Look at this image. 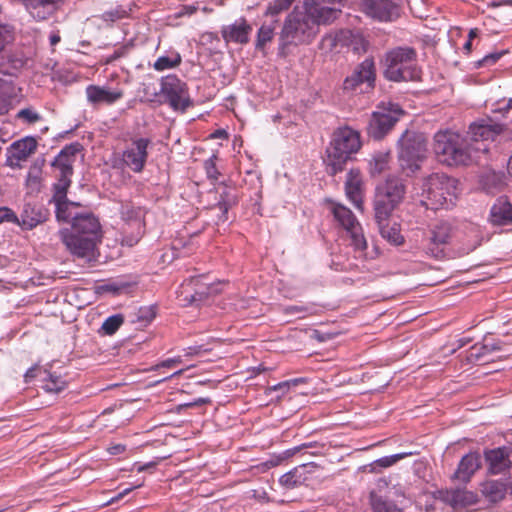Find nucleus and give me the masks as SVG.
Wrapping results in <instances>:
<instances>
[{
  "label": "nucleus",
  "instance_id": "58836bf2",
  "mask_svg": "<svg viewBox=\"0 0 512 512\" xmlns=\"http://www.w3.org/2000/svg\"><path fill=\"white\" fill-rule=\"evenodd\" d=\"M237 203V197L236 195L233 193V190L232 189H225L221 194H220V200L217 204L218 208L222 211V216L221 218L223 220H226L227 217H226V214L228 212V210L234 206L235 204Z\"/></svg>",
  "mask_w": 512,
  "mask_h": 512
},
{
  "label": "nucleus",
  "instance_id": "b1692460",
  "mask_svg": "<svg viewBox=\"0 0 512 512\" xmlns=\"http://www.w3.org/2000/svg\"><path fill=\"white\" fill-rule=\"evenodd\" d=\"M363 180L358 169H351L347 174L345 181V192L347 198L358 209H362L363 205Z\"/></svg>",
  "mask_w": 512,
  "mask_h": 512
},
{
  "label": "nucleus",
  "instance_id": "a18cd8bd",
  "mask_svg": "<svg viewBox=\"0 0 512 512\" xmlns=\"http://www.w3.org/2000/svg\"><path fill=\"white\" fill-rule=\"evenodd\" d=\"M206 403L205 399H199L195 402H189L184 404L177 405L176 412L177 413H187V414H204L206 411H201L200 408L203 404Z\"/></svg>",
  "mask_w": 512,
  "mask_h": 512
},
{
  "label": "nucleus",
  "instance_id": "f8f14e48",
  "mask_svg": "<svg viewBox=\"0 0 512 512\" xmlns=\"http://www.w3.org/2000/svg\"><path fill=\"white\" fill-rule=\"evenodd\" d=\"M335 220L346 230L355 251L364 253L367 241L363 229L353 212L342 204H335L332 208Z\"/></svg>",
  "mask_w": 512,
  "mask_h": 512
},
{
  "label": "nucleus",
  "instance_id": "7c9ffc66",
  "mask_svg": "<svg viewBox=\"0 0 512 512\" xmlns=\"http://www.w3.org/2000/svg\"><path fill=\"white\" fill-rule=\"evenodd\" d=\"M505 483L498 480H489L482 484L481 492L490 502L501 501L506 495Z\"/></svg>",
  "mask_w": 512,
  "mask_h": 512
},
{
  "label": "nucleus",
  "instance_id": "39448f33",
  "mask_svg": "<svg viewBox=\"0 0 512 512\" xmlns=\"http://www.w3.org/2000/svg\"><path fill=\"white\" fill-rule=\"evenodd\" d=\"M384 76L395 82L414 81L419 78L417 53L411 47H396L385 54Z\"/></svg>",
  "mask_w": 512,
  "mask_h": 512
},
{
  "label": "nucleus",
  "instance_id": "8fccbe9b",
  "mask_svg": "<svg viewBox=\"0 0 512 512\" xmlns=\"http://www.w3.org/2000/svg\"><path fill=\"white\" fill-rule=\"evenodd\" d=\"M11 223L17 225L19 223L18 215L9 207H0V224Z\"/></svg>",
  "mask_w": 512,
  "mask_h": 512
},
{
  "label": "nucleus",
  "instance_id": "cd10ccee",
  "mask_svg": "<svg viewBox=\"0 0 512 512\" xmlns=\"http://www.w3.org/2000/svg\"><path fill=\"white\" fill-rule=\"evenodd\" d=\"M480 465V455L478 453H469L461 459L455 476L457 479L467 482L470 480L471 476L479 469Z\"/></svg>",
  "mask_w": 512,
  "mask_h": 512
},
{
  "label": "nucleus",
  "instance_id": "49530a36",
  "mask_svg": "<svg viewBox=\"0 0 512 512\" xmlns=\"http://www.w3.org/2000/svg\"><path fill=\"white\" fill-rule=\"evenodd\" d=\"M492 349L489 348L488 344L484 345H474L471 347L467 359L471 362L482 360L489 351Z\"/></svg>",
  "mask_w": 512,
  "mask_h": 512
},
{
  "label": "nucleus",
  "instance_id": "bf43d9fd",
  "mask_svg": "<svg viewBox=\"0 0 512 512\" xmlns=\"http://www.w3.org/2000/svg\"><path fill=\"white\" fill-rule=\"evenodd\" d=\"M126 447L123 444H116L108 448V452L111 455H118L125 451Z\"/></svg>",
  "mask_w": 512,
  "mask_h": 512
},
{
  "label": "nucleus",
  "instance_id": "dca6fc26",
  "mask_svg": "<svg viewBox=\"0 0 512 512\" xmlns=\"http://www.w3.org/2000/svg\"><path fill=\"white\" fill-rule=\"evenodd\" d=\"M453 234L452 225L441 221L431 229V236L425 247V253L434 258L444 257L445 246L449 244Z\"/></svg>",
  "mask_w": 512,
  "mask_h": 512
},
{
  "label": "nucleus",
  "instance_id": "9b49d317",
  "mask_svg": "<svg viewBox=\"0 0 512 512\" xmlns=\"http://www.w3.org/2000/svg\"><path fill=\"white\" fill-rule=\"evenodd\" d=\"M78 144L70 145L63 148L52 162V166L56 167L59 172L58 182L55 184V193L53 200H66L67 189L70 186V177L73 173L74 156L79 151Z\"/></svg>",
  "mask_w": 512,
  "mask_h": 512
},
{
  "label": "nucleus",
  "instance_id": "13d9d810",
  "mask_svg": "<svg viewBox=\"0 0 512 512\" xmlns=\"http://www.w3.org/2000/svg\"><path fill=\"white\" fill-rule=\"evenodd\" d=\"M334 337V334H331V333H324V332H321L320 330H314L312 332V338L316 339L317 341L319 342H325L327 340H330Z\"/></svg>",
  "mask_w": 512,
  "mask_h": 512
},
{
  "label": "nucleus",
  "instance_id": "680f3d73",
  "mask_svg": "<svg viewBox=\"0 0 512 512\" xmlns=\"http://www.w3.org/2000/svg\"><path fill=\"white\" fill-rule=\"evenodd\" d=\"M142 484H139V485H136V486H133V487H130V488H127L125 490H123L121 493H119L115 498L112 499V502L116 501V500H119L121 498H123L125 495H127L128 493H130L132 490H134L135 488H138V487H141Z\"/></svg>",
  "mask_w": 512,
  "mask_h": 512
},
{
  "label": "nucleus",
  "instance_id": "09e8293b",
  "mask_svg": "<svg viewBox=\"0 0 512 512\" xmlns=\"http://www.w3.org/2000/svg\"><path fill=\"white\" fill-rule=\"evenodd\" d=\"M388 165V154H378L374 156L373 162L371 163V171L373 174L382 173Z\"/></svg>",
  "mask_w": 512,
  "mask_h": 512
},
{
  "label": "nucleus",
  "instance_id": "7ed1b4c3",
  "mask_svg": "<svg viewBox=\"0 0 512 512\" xmlns=\"http://www.w3.org/2000/svg\"><path fill=\"white\" fill-rule=\"evenodd\" d=\"M361 146V136L357 130L349 126L337 128L333 132L329 146L326 149L327 173L335 175L343 171L347 161L360 150Z\"/></svg>",
  "mask_w": 512,
  "mask_h": 512
},
{
  "label": "nucleus",
  "instance_id": "603ef678",
  "mask_svg": "<svg viewBox=\"0 0 512 512\" xmlns=\"http://www.w3.org/2000/svg\"><path fill=\"white\" fill-rule=\"evenodd\" d=\"M505 53H506V51L494 52V53L487 54L481 60L477 61L476 65H477V67L484 66V65H492V64L496 63L501 58V56L504 55Z\"/></svg>",
  "mask_w": 512,
  "mask_h": 512
},
{
  "label": "nucleus",
  "instance_id": "20e7f679",
  "mask_svg": "<svg viewBox=\"0 0 512 512\" xmlns=\"http://www.w3.org/2000/svg\"><path fill=\"white\" fill-rule=\"evenodd\" d=\"M458 181L444 173H433L423 180L422 202L427 208L449 209L458 197Z\"/></svg>",
  "mask_w": 512,
  "mask_h": 512
},
{
  "label": "nucleus",
  "instance_id": "de8ad7c7",
  "mask_svg": "<svg viewBox=\"0 0 512 512\" xmlns=\"http://www.w3.org/2000/svg\"><path fill=\"white\" fill-rule=\"evenodd\" d=\"M439 498V494L436 495H430V494H423L417 501V505L424 509L426 512H433L435 510V501Z\"/></svg>",
  "mask_w": 512,
  "mask_h": 512
},
{
  "label": "nucleus",
  "instance_id": "412c9836",
  "mask_svg": "<svg viewBox=\"0 0 512 512\" xmlns=\"http://www.w3.org/2000/svg\"><path fill=\"white\" fill-rule=\"evenodd\" d=\"M37 140L32 136L24 137L15 141L9 147L8 161L10 165H19L20 162L26 161L37 149Z\"/></svg>",
  "mask_w": 512,
  "mask_h": 512
},
{
  "label": "nucleus",
  "instance_id": "052dcab7",
  "mask_svg": "<svg viewBox=\"0 0 512 512\" xmlns=\"http://www.w3.org/2000/svg\"><path fill=\"white\" fill-rule=\"evenodd\" d=\"M39 370V366L35 365L31 368H29L27 370V372L25 373L24 377H25V381L26 382H29L31 381L33 378L36 377V372Z\"/></svg>",
  "mask_w": 512,
  "mask_h": 512
},
{
  "label": "nucleus",
  "instance_id": "423d86ee",
  "mask_svg": "<svg viewBox=\"0 0 512 512\" xmlns=\"http://www.w3.org/2000/svg\"><path fill=\"white\" fill-rule=\"evenodd\" d=\"M406 186L401 178L388 176L376 187L374 212L376 222L388 220L394 209L404 200Z\"/></svg>",
  "mask_w": 512,
  "mask_h": 512
},
{
  "label": "nucleus",
  "instance_id": "f3484780",
  "mask_svg": "<svg viewBox=\"0 0 512 512\" xmlns=\"http://www.w3.org/2000/svg\"><path fill=\"white\" fill-rule=\"evenodd\" d=\"M149 143L150 141L145 138L134 139L123 152L124 163L136 173L144 169L148 157L147 148Z\"/></svg>",
  "mask_w": 512,
  "mask_h": 512
},
{
  "label": "nucleus",
  "instance_id": "e2e57ef3",
  "mask_svg": "<svg viewBox=\"0 0 512 512\" xmlns=\"http://www.w3.org/2000/svg\"><path fill=\"white\" fill-rule=\"evenodd\" d=\"M202 351H204L202 349V346H197V347H189L187 352H186V355H198L200 354Z\"/></svg>",
  "mask_w": 512,
  "mask_h": 512
},
{
  "label": "nucleus",
  "instance_id": "72a5a7b5",
  "mask_svg": "<svg viewBox=\"0 0 512 512\" xmlns=\"http://www.w3.org/2000/svg\"><path fill=\"white\" fill-rule=\"evenodd\" d=\"M341 32H347L349 35L345 41H342V48H351L355 53L366 52L368 42L365 40L363 35L359 31H353L350 29H341Z\"/></svg>",
  "mask_w": 512,
  "mask_h": 512
},
{
  "label": "nucleus",
  "instance_id": "1a4fd4ad",
  "mask_svg": "<svg viewBox=\"0 0 512 512\" xmlns=\"http://www.w3.org/2000/svg\"><path fill=\"white\" fill-rule=\"evenodd\" d=\"M404 110L397 103L382 102L372 113L367 133L375 140H381L404 115Z\"/></svg>",
  "mask_w": 512,
  "mask_h": 512
},
{
  "label": "nucleus",
  "instance_id": "a19ab883",
  "mask_svg": "<svg viewBox=\"0 0 512 512\" xmlns=\"http://www.w3.org/2000/svg\"><path fill=\"white\" fill-rule=\"evenodd\" d=\"M10 94H11L10 85L7 82H5L3 79L0 78V115H4L10 110V107H11Z\"/></svg>",
  "mask_w": 512,
  "mask_h": 512
},
{
  "label": "nucleus",
  "instance_id": "0eeeda50",
  "mask_svg": "<svg viewBox=\"0 0 512 512\" xmlns=\"http://www.w3.org/2000/svg\"><path fill=\"white\" fill-rule=\"evenodd\" d=\"M398 149L401 168L414 173L426 158L427 140L421 133L406 130L398 141Z\"/></svg>",
  "mask_w": 512,
  "mask_h": 512
},
{
  "label": "nucleus",
  "instance_id": "3c124183",
  "mask_svg": "<svg viewBox=\"0 0 512 512\" xmlns=\"http://www.w3.org/2000/svg\"><path fill=\"white\" fill-rule=\"evenodd\" d=\"M127 15L128 12L125 9L117 7L115 9L106 11L102 17L105 21L115 22L117 20L127 17Z\"/></svg>",
  "mask_w": 512,
  "mask_h": 512
},
{
  "label": "nucleus",
  "instance_id": "6e6d98bb",
  "mask_svg": "<svg viewBox=\"0 0 512 512\" xmlns=\"http://www.w3.org/2000/svg\"><path fill=\"white\" fill-rule=\"evenodd\" d=\"M181 363H182V358L180 356H177L174 358L166 359V360L162 361L161 363L156 364L155 366L151 367L150 370H157L161 367L171 368V367H174L175 365H178Z\"/></svg>",
  "mask_w": 512,
  "mask_h": 512
},
{
  "label": "nucleus",
  "instance_id": "f257e3e1",
  "mask_svg": "<svg viewBox=\"0 0 512 512\" xmlns=\"http://www.w3.org/2000/svg\"><path fill=\"white\" fill-rule=\"evenodd\" d=\"M502 131V125L485 121L471 123L465 136L453 130H441L434 135V151L447 166H468L489 151L490 143Z\"/></svg>",
  "mask_w": 512,
  "mask_h": 512
},
{
  "label": "nucleus",
  "instance_id": "5701e85b",
  "mask_svg": "<svg viewBox=\"0 0 512 512\" xmlns=\"http://www.w3.org/2000/svg\"><path fill=\"white\" fill-rule=\"evenodd\" d=\"M438 494L440 500L454 509L464 508L477 502V496L473 492L463 489L438 491Z\"/></svg>",
  "mask_w": 512,
  "mask_h": 512
},
{
  "label": "nucleus",
  "instance_id": "9d476101",
  "mask_svg": "<svg viewBox=\"0 0 512 512\" xmlns=\"http://www.w3.org/2000/svg\"><path fill=\"white\" fill-rule=\"evenodd\" d=\"M59 235L62 243L72 256L87 263L95 261L99 256L98 245L101 243L102 237L75 235L68 229L60 230Z\"/></svg>",
  "mask_w": 512,
  "mask_h": 512
},
{
  "label": "nucleus",
  "instance_id": "c9c22d12",
  "mask_svg": "<svg viewBox=\"0 0 512 512\" xmlns=\"http://www.w3.org/2000/svg\"><path fill=\"white\" fill-rule=\"evenodd\" d=\"M277 19L273 20L271 23H263L257 32V39L255 43V47L258 50H263L267 43H270L275 36V28Z\"/></svg>",
  "mask_w": 512,
  "mask_h": 512
},
{
  "label": "nucleus",
  "instance_id": "864d4df0",
  "mask_svg": "<svg viewBox=\"0 0 512 512\" xmlns=\"http://www.w3.org/2000/svg\"><path fill=\"white\" fill-rule=\"evenodd\" d=\"M215 159L216 157H212L206 160L204 163L206 174L212 180H217L219 176V172L216 168Z\"/></svg>",
  "mask_w": 512,
  "mask_h": 512
},
{
  "label": "nucleus",
  "instance_id": "69168bd1",
  "mask_svg": "<svg viewBox=\"0 0 512 512\" xmlns=\"http://www.w3.org/2000/svg\"><path fill=\"white\" fill-rule=\"evenodd\" d=\"M406 455H407V453L393 455L391 457V460L388 461V464L391 465V464L397 462L398 460L404 458Z\"/></svg>",
  "mask_w": 512,
  "mask_h": 512
},
{
  "label": "nucleus",
  "instance_id": "2eb2a0df",
  "mask_svg": "<svg viewBox=\"0 0 512 512\" xmlns=\"http://www.w3.org/2000/svg\"><path fill=\"white\" fill-rule=\"evenodd\" d=\"M161 92L174 110L185 111L192 102L186 85L176 76H167L161 82Z\"/></svg>",
  "mask_w": 512,
  "mask_h": 512
},
{
  "label": "nucleus",
  "instance_id": "4d7b16f0",
  "mask_svg": "<svg viewBox=\"0 0 512 512\" xmlns=\"http://www.w3.org/2000/svg\"><path fill=\"white\" fill-rule=\"evenodd\" d=\"M280 483L288 488H293L297 484L295 475L293 473H286L280 478Z\"/></svg>",
  "mask_w": 512,
  "mask_h": 512
},
{
  "label": "nucleus",
  "instance_id": "2f4dec72",
  "mask_svg": "<svg viewBox=\"0 0 512 512\" xmlns=\"http://www.w3.org/2000/svg\"><path fill=\"white\" fill-rule=\"evenodd\" d=\"M306 383L305 378H295L287 381L280 382L276 385L269 386L265 389V394L267 396H273L275 393V399L280 400L282 397L292 392L294 388H296L299 384Z\"/></svg>",
  "mask_w": 512,
  "mask_h": 512
},
{
  "label": "nucleus",
  "instance_id": "6e6552de",
  "mask_svg": "<svg viewBox=\"0 0 512 512\" xmlns=\"http://www.w3.org/2000/svg\"><path fill=\"white\" fill-rule=\"evenodd\" d=\"M146 214L145 207L136 206L133 203H125L121 206L122 244L132 247L141 240L146 231Z\"/></svg>",
  "mask_w": 512,
  "mask_h": 512
},
{
  "label": "nucleus",
  "instance_id": "4be33fe9",
  "mask_svg": "<svg viewBox=\"0 0 512 512\" xmlns=\"http://www.w3.org/2000/svg\"><path fill=\"white\" fill-rule=\"evenodd\" d=\"M252 31L251 25L244 18H240L230 25L221 29V35L226 42L246 44Z\"/></svg>",
  "mask_w": 512,
  "mask_h": 512
},
{
  "label": "nucleus",
  "instance_id": "6ab92c4d",
  "mask_svg": "<svg viewBox=\"0 0 512 512\" xmlns=\"http://www.w3.org/2000/svg\"><path fill=\"white\" fill-rule=\"evenodd\" d=\"M48 211L42 206L32 203H26L23 206L19 217V226L22 230H32L48 219Z\"/></svg>",
  "mask_w": 512,
  "mask_h": 512
},
{
  "label": "nucleus",
  "instance_id": "ea45409f",
  "mask_svg": "<svg viewBox=\"0 0 512 512\" xmlns=\"http://www.w3.org/2000/svg\"><path fill=\"white\" fill-rule=\"evenodd\" d=\"M295 0H273L265 10V16L276 17L288 10Z\"/></svg>",
  "mask_w": 512,
  "mask_h": 512
},
{
  "label": "nucleus",
  "instance_id": "79ce46f5",
  "mask_svg": "<svg viewBox=\"0 0 512 512\" xmlns=\"http://www.w3.org/2000/svg\"><path fill=\"white\" fill-rule=\"evenodd\" d=\"M180 62L181 57L179 54H175L174 57L161 56L155 61L153 67L157 71H163L178 66Z\"/></svg>",
  "mask_w": 512,
  "mask_h": 512
},
{
  "label": "nucleus",
  "instance_id": "c85d7f7f",
  "mask_svg": "<svg viewBox=\"0 0 512 512\" xmlns=\"http://www.w3.org/2000/svg\"><path fill=\"white\" fill-rule=\"evenodd\" d=\"M485 459L489 464L488 470L492 474L504 472L511 463L504 448L487 451L485 453Z\"/></svg>",
  "mask_w": 512,
  "mask_h": 512
},
{
  "label": "nucleus",
  "instance_id": "a211bd4d",
  "mask_svg": "<svg viewBox=\"0 0 512 512\" xmlns=\"http://www.w3.org/2000/svg\"><path fill=\"white\" fill-rule=\"evenodd\" d=\"M361 5L366 15L379 21H390L398 15L395 0H362Z\"/></svg>",
  "mask_w": 512,
  "mask_h": 512
},
{
  "label": "nucleus",
  "instance_id": "774afa93",
  "mask_svg": "<svg viewBox=\"0 0 512 512\" xmlns=\"http://www.w3.org/2000/svg\"><path fill=\"white\" fill-rule=\"evenodd\" d=\"M315 446V443L313 442H308V443H304L302 444L301 446H298V447H295L294 450L295 451H300L302 449H308V448H312Z\"/></svg>",
  "mask_w": 512,
  "mask_h": 512
},
{
  "label": "nucleus",
  "instance_id": "e433bc0d",
  "mask_svg": "<svg viewBox=\"0 0 512 512\" xmlns=\"http://www.w3.org/2000/svg\"><path fill=\"white\" fill-rule=\"evenodd\" d=\"M387 221L388 220H381L377 222L381 236L393 245H401L404 242L403 236L396 227L389 226Z\"/></svg>",
  "mask_w": 512,
  "mask_h": 512
},
{
  "label": "nucleus",
  "instance_id": "4c0bfd02",
  "mask_svg": "<svg viewBox=\"0 0 512 512\" xmlns=\"http://www.w3.org/2000/svg\"><path fill=\"white\" fill-rule=\"evenodd\" d=\"M46 377L43 379V388L47 392L59 393L67 387V381L56 373L45 371Z\"/></svg>",
  "mask_w": 512,
  "mask_h": 512
},
{
  "label": "nucleus",
  "instance_id": "393cba45",
  "mask_svg": "<svg viewBox=\"0 0 512 512\" xmlns=\"http://www.w3.org/2000/svg\"><path fill=\"white\" fill-rule=\"evenodd\" d=\"M31 16L36 20H45L58 9L63 0H23Z\"/></svg>",
  "mask_w": 512,
  "mask_h": 512
},
{
  "label": "nucleus",
  "instance_id": "f03ea898",
  "mask_svg": "<svg viewBox=\"0 0 512 512\" xmlns=\"http://www.w3.org/2000/svg\"><path fill=\"white\" fill-rule=\"evenodd\" d=\"M331 12H318L312 4L293 9L285 18L278 36V55L287 57L293 48L309 45L318 35L320 25H328Z\"/></svg>",
  "mask_w": 512,
  "mask_h": 512
},
{
  "label": "nucleus",
  "instance_id": "473e14b6",
  "mask_svg": "<svg viewBox=\"0 0 512 512\" xmlns=\"http://www.w3.org/2000/svg\"><path fill=\"white\" fill-rule=\"evenodd\" d=\"M56 217L59 221L70 222L78 217L80 214L78 212L79 204L74 202H69L67 200L56 201Z\"/></svg>",
  "mask_w": 512,
  "mask_h": 512
},
{
  "label": "nucleus",
  "instance_id": "bb28decb",
  "mask_svg": "<svg viewBox=\"0 0 512 512\" xmlns=\"http://www.w3.org/2000/svg\"><path fill=\"white\" fill-rule=\"evenodd\" d=\"M388 487L386 479H379L377 481V491L373 490L370 493L371 506L374 512H401V509L392 501L383 498L381 493Z\"/></svg>",
  "mask_w": 512,
  "mask_h": 512
},
{
  "label": "nucleus",
  "instance_id": "338daca9",
  "mask_svg": "<svg viewBox=\"0 0 512 512\" xmlns=\"http://www.w3.org/2000/svg\"><path fill=\"white\" fill-rule=\"evenodd\" d=\"M60 36L58 34H52L49 38L51 46H55L60 42Z\"/></svg>",
  "mask_w": 512,
  "mask_h": 512
},
{
  "label": "nucleus",
  "instance_id": "4468645a",
  "mask_svg": "<svg viewBox=\"0 0 512 512\" xmlns=\"http://www.w3.org/2000/svg\"><path fill=\"white\" fill-rule=\"evenodd\" d=\"M376 69L375 63L372 58H366L358 64L352 73L348 75L343 81V90L351 93L358 89L363 91V86L366 89H372L375 85Z\"/></svg>",
  "mask_w": 512,
  "mask_h": 512
},
{
  "label": "nucleus",
  "instance_id": "c03bdc74",
  "mask_svg": "<svg viewBox=\"0 0 512 512\" xmlns=\"http://www.w3.org/2000/svg\"><path fill=\"white\" fill-rule=\"evenodd\" d=\"M123 321L124 318L120 314L110 316L102 324V330L105 332V334L112 335L123 324Z\"/></svg>",
  "mask_w": 512,
  "mask_h": 512
},
{
  "label": "nucleus",
  "instance_id": "ddd939ff",
  "mask_svg": "<svg viewBox=\"0 0 512 512\" xmlns=\"http://www.w3.org/2000/svg\"><path fill=\"white\" fill-rule=\"evenodd\" d=\"M206 275L191 277L181 286L179 299L184 305L199 304L209 296L219 293L218 286L206 281Z\"/></svg>",
  "mask_w": 512,
  "mask_h": 512
},
{
  "label": "nucleus",
  "instance_id": "f704fd0d",
  "mask_svg": "<svg viewBox=\"0 0 512 512\" xmlns=\"http://www.w3.org/2000/svg\"><path fill=\"white\" fill-rule=\"evenodd\" d=\"M349 34L347 32H341V30L328 33L324 35L320 41V49L325 50L326 52H332L337 50L338 48H342V41L347 39Z\"/></svg>",
  "mask_w": 512,
  "mask_h": 512
},
{
  "label": "nucleus",
  "instance_id": "aec40b11",
  "mask_svg": "<svg viewBox=\"0 0 512 512\" xmlns=\"http://www.w3.org/2000/svg\"><path fill=\"white\" fill-rule=\"evenodd\" d=\"M72 234L91 236V237H103L102 229L98 218L92 213H81L71 224Z\"/></svg>",
  "mask_w": 512,
  "mask_h": 512
},
{
  "label": "nucleus",
  "instance_id": "a878e982",
  "mask_svg": "<svg viewBox=\"0 0 512 512\" xmlns=\"http://www.w3.org/2000/svg\"><path fill=\"white\" fill-rule=\"evenodd\" d=\"M87 99L92 104H112L123 97V91L110 90L106 87L90 85L86 88Z\"/></svg>",
  "mask_w": 512,
  "mask_h": 512
},
{
  "label": "nucleus",
  "instance_id": "0e129e2a",
  "mask_svg": "<svg viewBox=\"0 0 512 512\" xmlns=\"http://www.w3.org/2000/svg\"><path fill=\"white\" fill-rule=\"evenodd\" d=\"M183 372H184V370L180 369V370L174 372L173 374H171V375H169V376H167V377H165V378H163L161 380L156 381L155 383H161V382H164V381H166L168 379H171V378H173L175 376H180Z\"/></svg>",
  "mask_w": 512,
  "mask_h": 512
},
{
  "label": "nucleus",
  "instance_id": "c756f323",
  "mask_svg": "<svg viewBox=\"0 0 512 512\" xmlns=\"http://www.w3.org/2000/svg\"><path fill=\"white\" fill-rule=\"evenodd\" d=\"M490 218L496 225L512 223V204L506 199H498L491 208Z\"/></svg>",
  "mask_w": 512,
  "mask_h": 512
},
{
  "label": "nucleus",
  "instance_id": "5fc2aeb1",
  "mask_svg": "<svg viewBox=\"0 0 512 512\" xmlns=\"http://www.w3.org/2000/svg\"><path fill=\"white\" fill-rule=\"evenodd\" d=\"M13 39L10 29L6 26H0V53L4 50L5 46Z\"/></svg>",
  "mask_w": 512,
  "mask_h": 512
},
{
  "label": "nucleus",
  "instance_id": "37998d69",
  "mask_svg": "<svg viewBox=\"0 0 512 512\" xmlns=\"http://www.w3.org/2000/svg\"><path fill=\"white\" fill-rule=\"evenodd\" d=\"M16 119L27 124H34L39 122L42 116L32 107H26L17 112Z\"/></svg>",
  "mask_w": 512,
  "mask_h": 512
}]
</instances>
